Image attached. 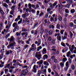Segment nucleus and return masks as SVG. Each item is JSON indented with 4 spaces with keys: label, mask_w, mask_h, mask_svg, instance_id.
<instances>
[{
    "label": "nucleus",
    "mask_w": 76,
    "mask_h": 76,
    "mask_svg": "<svg viewBox=\"0 0 76 76\" xmlns=\"http://www.w3.org/2000/svg\"><path fill=\"white\" fill-rule=\"evenodd\" d=\"M43 64L44 65H45L46 66H49V63L46 61H44L43 62Z\"/></svg>",
    "instance_id": "obj_13"
},
{
    "label": "nucleus",
    "mask_w": 76,
    "mask_h": 76,
    "mask_svg": "<svg viewBox=\"0 0 76 76\" xmlns=\"http://www.w3.org/2000/svg\"><path fill=\"white\" fill-rule=\"evenodd\" d=\"M22 32H26L27 29L24 27H23L22 28Z\"/></svg>",
    "instance_id": "obj_25"
},
{
    "label": "nucleus",
    "mask_w": 76,
    "mask_h": 76,
    "mask_svg": "<svg viewBox=\"0 0 76 76\" xmlns=\"http://www.w3.org/2000/svg\"><path fill=\"white\" fill-rule=\"evenodd\" d=\"M0 12L2 15H4L5 14L4 12H3V11L2 10V9L1 8V7L0 8Z\"/></svg>",
    "instance_id": "obj_22"
},
{
    "label": "nucleus",
    "mask_w": 76,
    "mask_h": 76,
    "mask_svg": "<svg viewBox=\"0 0 76 76\" xmlns=\"http://www.w3.org/2000/svg\"><path fill=\"white\" fill-rule=\"evenodd\" d=\"M37 49L36 46H35V44H33L31 45V47L29 50V52H31V51H35Z\"/></svg>",
    "instance_id": "obj_4"
},
{
    "label": "nucleus",
    "mask_w": 76,
    "mask_h": 76,
    "mask_svg": "<svg viewBox=\"0 0 76 76\" xmlns=\"http://www.w3.org/2000/svg\"><path fill=\"white\" fill-rule=\"evenodd\" d=\"M48 39L49 41H51L52 39V38H51V37H48Z\"/></svg>",
    "instance_id": "obj_48"
},
{
    "label": "nucleus",
    "mask_w": 76,
    "mask_h": 76,
    "mask_svg": "<svg viewBox=\"0 0 76 76\" xmlns=\"http://www.w3.org/2000/svg\"><path fill=\"white\" fill-rule=\"evenodd\" d=\"M32 61L33 64H34V63H35V62L37 61V60L35 58H34L33 59Z\"/></svg>",
    "instance_id": "obj_34"
},
{
    "label": "nucleus",
    "mask_w": 76,
    "mask_h": 76,
    "mask_svg": "<svg viewBox=\"0 0 76 76\" xmlns=\"http://www.w3.org/2000/svg\"><path fill=\"white\" fill-rule=\"evenodd\" d=\"M42 53L43 54H45L47 53V49L45 48L43 49L42 50Z\"/></svg>",
    "instance_id": "obj_8"
},
{
    "label": "nucleus",
    "mask_w": 76,
    "mask_h": 76,
    "mask_svg": "<svg viewBox=\"0 0 76 76\" xmlns=\"http://www.w3.org/2000/svg\"><path fill=\"white\" fill-rule=\"evenodd\" d=\"M57 38L59 41H61V36H58Z\"/></svg>",
    "instance_id": "obj_19"
},
{
    "label": "nucleus",
    "mask_w": 76,
    "mask_h": 76,
    "mask_svg": "<svg viewBox=\"0 0 76 76\" xmlns=\"http://www.w3.org/2000/svg\"><path fill=\"white\" fill-rule=\"evenodd\" d=\"M22 18H21L20 21H19L18 23V24H20V23H22Z\"/></svg>",
    "instance_id": "obj_50"
},
{
    "label": "nucleus",
    "mask_w": 76,
    "mask_h": 76,
    "mask_svg": "<svg viewBox=\"0 0 76 76\" xmlns=\"http://www.w3.org/2000/svg\"><path fill=\"white\" fill-rule=\"evenodd\" d=\"M50 21H51L52 22L53 21L54 22V18H53V17L50 18Z\"/></svg>",
    "instance_id": "obj_59"
},
{
    "label": "nucleus",
    "mask_w": 76,
    "mask_h": 76,
    "mask_svg": "<svg viewBox=\"0 0 76 76\" xmlns=\"http://www.w3.org/2000/svg\"><path fill=\"white\" fill-rule=\"evenodd\" d=\"M2 6H4V7H6L7 8V9L8 8V5L6 3H3L2 4Z\"/></svg>",
    "instance_id": "obj_9"
},
{
    "label": "nucleus",
    "mask_w": 76,
    "mask_h": 76,
    "mask_svg": "<svg viewBox=\"0 0 76 76\" xmlns=\"http://www.w3.org/2000/svg\"><path fill=\"white\" fill-rule=\"evenodd\" d=\"M9 50H7L6 51V55H8V54H9Z\"/></svg>",
    "instance_id": "obj_61"
},
{
    "label": "nucleus",
    "mask_w": 76,
    "mask_h": 76,
    "mask_svg": "<svg viewBox=\"0 0 76 76\" xmlns=\"http://www.w3.org/2000/svg\"><path fill=\"white\" fill-rule=\"evenodd\" d=\"M67 61V58H64L63 59V63H64L65 61Z\"/></svg>",
    "instance_id": "obj_47"
},
{
    "label": "nucleus",
    "mask_w": 76,
    "mask_h": 76,
    "mask_svg": "<svg viewBox=\"0 0 76 76\" xmlns=\"http://www.w3.org/2000/svg\"><path fill=\"white\" fill-rule=\"evenodd\" d=\"M43 15H44V13L43 12H41L39 14V16H40V17H42V16H43Z\"/></svg>",
    "instance_id": "obj_55"
},
{
    "label": "nucleus",
    "mask_w": 76,
    "mask_h": 76,
    "mask_svg": "<svg viewBox=\"0 0 76 76\" xmlns=\"http://www.w3.org/2000/svg\"><path fill=\"white\" fill-rule=\"evenodd\" d=\"M71 68L72 70H74L75 69V66L73 64L72 65Z\"/></svg>",
    "instance_id": "obj_26"
},
{
    "label": "nucleus",
    "mask_w": 76,
    "mask_h": 76,
    "mask_svg": "<svg viewBox=\"0 0 76 76\" xmlns=\"http://www.w3.org/2000/svg\"><path fill=\"white\" fill-rule=\"evenodd\" d=\"M71 55V52L70 51H69L66 53V56L67 57H69Z\"/></svg>",
    "instance_id": "obj_18"
},
{
    "label": "nucleus",
    "mask_w": 76,
    "mask_h": 76,
    "mask_svg": "<svg viewBox=\"0 0 76 76\" xmlns=\"http://www.w3.org/2000/svg\"><path fill=\"white\" fill-rule=\"evenodd\" d=\"M14 13L15 11L14 10H11L10 12V14L11 15H13V14H14Z\"/></svg>",
    "instance_id": "obj_28"
},
{
    "label": "nucleus",
    "mask_w": 76,
    "mask_h": 76,
    "mask_svg": "<svg viewBox=\"0 0 76 76\" xmlns=\"http://www.w3.org/2000/svg\"><path fill=\"white\" fill-rule=\"evenodd\" d=\"M12 26L13 28H16V27L18 26V24L16 23H14L12 25Z\"/></svg>",
    "instance_id": "obj_12"
},
{
    "label": "nucleus",
    "mask_w": 76,
    "mask_h": 76,
    "mask_svg": "<svg viewBox=\"0 0 76 76\" xmlns=\"http://www.w3.org/2000/svg\"><path fill=\"white\" fill-rule=\"evenodd\" d=\"M35 57L37 58L39 60L41 59V58L42 57V55H41V51H40L39 52H37L36 53Z\"/></svg>",
    "instance_id": "obj_2"
},
{
    "label": "nucleus",
    "mask_w": 76,
    "mask_h": 76,
    "mask_svg": "<svg viewBox=\"0 0 76 76\" xmlns=\"http://www.w3.org/2000/svg\"><path fill=\"white\" fill-rule=\"evenodd\" d=\"M37 34H38V30L37 29L35 30L34 32V35H37Z\"/></svg>",
    "instance_id": "obj_30"
},
{
    "label": "nucleus",
    "mask_w": 76,
    "mask_h": 76,
    "mask_svg": "<svg viewBox=\"0 0 76 76\" xmlns=\"http://www.w3.org/2000/svg\"><path fill=\"white\" fill-rule=\"evenodd\" d=\"M67 38V36H64L63 37V36L62 37V39L63 40H64V39H66Z\"/></svg>",
    "instance_id": "obj_33"
},
{
    "label": "nucleus",
    "mask_w": 76,
    "mask_h": 76,
    "mask_svg": "<svg viewBox=\"0 0 76 76\" xmlns=\"http://www.w3.org/2000/svg\"><path fill=\"white\" fill-rule=\"evenodd\" d=\"M43 63V60H41L40 61L37 62V64L39 65V67H41V65Z\"/></svg>",
    "instance_id": "obj_6"
},
{
    "label": "nucleus",
    "mask_w": 76,
    "mask_h": 76,
    "mask_svg": "<svg viewBox=\"0 0 76 76\" xmlns=\"http://www.w3.org/2000/svg\"><path fill=\"white\" fill-rule=\"evenodd\" d=\"M66 1L68 3H74L73 0H67Z\"/></svg>",
    "instance_id": "obj_15"
},
{
    "label": "nucleus",
    "mask_w": 76,
    "mask_h": 76,
    "mask_svg": "<svg viewBox=\"0 0 76 76\" xmlns=\"http://www.w3.org/2000/svg\"><path fill=\"white\" fill-rule=\"evenodd\" d=\"M70 4H68L65 5V7H66L67 8H69V7H70Z\"/></svg>",
    "instance_id": "obj_36"
},
{
    "label": "nucleus",
    "mask_w": 76,
    "mask_h": 76,
    "mask_svg": "<svg viewBox=\"0 0 76 76\" xmlns=\"http://www.w3.org/2000/svg\"><path fill=\"white\" fill-rule=\"evenodd\" d=\"M10 66V64H6L5 66V69H9V66Z\"/></svg>",
    "instance_id": "obj_16"
},
{
    "label": "nucleus",
    "mask_w": 76,
    "mask_h": 76,
    "mask_svg": "<svg viewBox=\"0 0 76 76\" xmlns=\"http://www.w3.org/2000/svg\"><path fill=\"white\" fill-rule=\"evenodd\" d=\"M53 33V31L52 30H50L49 31V34L50 35H52Z\"/></svg>",
    "instance_id": "obj_29"
},
{
    "label": "nucleus",
    "mask_w": 76,
    "mask_h": 76,
    "mask_svg": "<svg viewBox=\"0 0 76 76\" xmlns=\"http://www.w3.org/2000/svg\"><path fill=\"white\" fill-rule=\"evenodd\" d=\"M4 66V65L1 64H0V68H3Z\"/></svg>",
    "instance_id": "obj_52"
},
{
    "label": "nucleus",
    "mask_w": 76,
    "mask_h": 76,
    "mask_svg": "<svg viewBox=\"0 0 76 76\" xmlns=\"http://www.w3.org/2000/svg\"><path fill=\"white\" fill-rule=\"evenodd\" d=\"M53 7H49V8H48L47 9V11L48 12H50V11H51V9H53Z\"/></svg>",
    "instance_id": "obj_10"
},
{
    "label": "nucleus",
    "mask_w": 76,
    "mask_h": 76,
    "mask_svg": "<svg viewBox=\"0 0 76 76\" xmlns=\"http://www.w3.org/2000/svg\"><path fill=\"white\" fill-rule=\"evenodd\" d=\"M61 45L63 47H66V45H65V44L64 43H63V42H62L61 43Z\"/></svg>",
    "instance_id": "obj_40"
},
{
    "label": "nucleus",
    "mask_w": 76,
    "mask_h": 76,
    "mask_svg": "<svg viewBox=\"0 0 76 76\" xmlns=\"http://www.w3.org/2000/svg\"><path fill=\"white\" fill-rule=\"evenodd\" d=\"M3 29H4V26H3V24H0V31H1Z\"/></svg>",
    "instance_id": "obj_14"
},
{
    "label": "nucleus",
    "mask_w": 76,
    "mask_h": 76,
    "mask_svg": "<svg viewBox=\"0 0 76 76\" xmlns=\"http://www.w3.org/2000/svg\"><path fill=\"white\" fill-rule=\"evenodd\" d=\"M10 34H8L6 35V36H5V38L7 39V38H8V37H10Z\"/></svg>",
    "instance_id": "obj_51"
},
{
    "label": "nucleus",
    "mask_w": 76,
    "mask_h": 76,
    "mask_svg": "<svg viewBox=\"0 0 76 76\" xmlns=\"http://www.w3.org/2000/svg\"><path fill=\"white\" fill-rule=\"evenodd\" d=\"M38 44H37V46L38 47V46L40 45V44H41V39H39V40L38 42Z\"/></svg>",
    "instance_id": "obj_37"
},
{
    "label": "nucleus",
    "mask_w": 76,
    "mask_h": 76,
    "mask_svg": "<svg viewBox=\"0 0 76 76\" xmlns=\"http://www.w3.org/2000/svg\"><path fill=\"white\" fill-rule=\"evenodd\" d=\"M64 62H61L60 63V65L61 67H63V66H64Z\"/></svg>",
    "instance_id": "obj_23"
},
{
    "label": "nucleus",
    "mask_w": 76,
    "mask_h": 76,
    "mask_svg": "<svg viewBox=\"0 0 76 76\" xmlns=\"http://www.w3.org/2000/svg\"><path fill=\"white\" fill-rule=\"evenodd\" d=\"M48 58V55H45L43 56V59L45 60V59H47Z\"/></svg>",
    "instance_id": "obj_17"
},
{
    "label": "nucleus",
    "mask_w": 76,
    "mask_h": 76,
    "mask_svg": "<svg viewBox=\"0 0 76 76\" xmlns=\"http://www.w3.org/2000/svg\"><path fill=\"white\" fill-rule=\"evenodd\" d=\"M69 63L68 61H67L66 63V66L69 67Z\"/></svg>",
    "instance_id": "obj_56"
},
{
    "label": "nucleus",
    "mask_w": 76,
    "mask_h": 76,
    "mask_svg": "<svg viewBox=\"0 0 76 76\" xmlns=\"http://www.w3.org/2000/svg\"><path fill=\"white\" fill-rule=\"evenodd\" d=\"M69 26L70 27H72L73 26V23H69Z\"/></svg>",
    "instance_id": "obj_49"
},
{
    "label": "nucleus",
    "mask_w": 76,
    "mask_h": 76,
    "mask_svg": "<svg viewBox=\"0 0 76 76\" xmlns=\"http://www.w3.org/2000/svg\"><path fill=\"white\" fill-rule=\"evenodd\" d=\"M28 8H29V9H31L32 8V5H31V4L30 3L28 4Z\"/></svg>",
    "instance_id": "obj_32"
},
{
    "label": "nucleus",
    "mask_w": 76,
    "mask_h": 76,
    "mask_svg": "<svg viewBox=\"0 0 76 76\" xmlns=\"http://www.w3.org/2000/svg\"><path fill=\"white\" fill-rule=\"evenodd\" d=\"M70 12L72 13H74L75 12V10L72 9L70 10Z\"/></svg>",
    "instance_id": "obj_31"
},
{
    "label": "nucleus",
    "mask_w": 76,
    "mask_h": 76,
    "mask_svg": "<svg viewBox=\"0 0 76 76\" xmlns=\"http://www.w3.org/2000/svg\"><path fill=\"white\" fill-rule=\"evenodd\" d=\"M66 45H67L68 47H69V49L71 53H72L74 50V48L75 47V45H73L71 46V45H69V44L67 43H66Z\"/></svg>",
    "instance_id": "obj_3"
},
{
    "label": "nucleus",
    "mask_w": 76,
    "mask_h": 76,
    "mask_svg": "<svg viewBox=\"0 0 76 76\" xmlns=\"http://www.w3.org/2000/svg\"><path fill=\"white\" fill-rule=\"evenodd\" d=\"M25 70H23L22 71H21V74L23 75H24V76H25L26 75V74H25Z\"/></svg>",
    "instance_id": "obj_27"
},
{
    "label": "nucleus",
    "mask_w": 76,
    "mask_h": 76,
    "mask_svg": "<svg viewBox=\"0 0 76 76\" xmlns=\"http://www.w3.org/2000/svg\"><path fill=\"white\" fill-rule=\"evenodd\" d=\"M42 49V46H40L39 47H37V51H39V50H41Z\"/></svg>",
    "instance_id": "obj_24"
},
{
    "label": "nucleus",
    "mask_w": 76,
    "mask_h": 76,
    "mask_svg": "<svg viewBox=\"0 0 76 76\" xmlns=\"http://www.w3.org/2000/svg\"><path fill=\"white\" fill-rule=\"evenodd\" d=\"M53 61L54 63H56L57 62V60L55 58L54 60H53Z\"/></svg>",
    "instance_id": "obj_63"
},
{
    "label": "nucleus",
    "mask_w": 76,
    "mask_h": 76,
    "mask_svg": "<svg viewBox=\"0 0 76 76\" xmlns=\"http://www.w3.org/2000/svg\"><path fill=\"white\" fill-rule=\"evenodd\" d=\"M17 29H19V27L17 26V27H15L13 30V32H15L16 31Z\"/></svg>",
    "instance_id": "obj_21"
},
{
    "label": "nucleus",
    "mask_w": 76,
    "mask_h": 76,
    "mask_svg": "<svg viewBox=\"0 0 76 76\" xmlns=\"http://www.w3.org/2000/svg\"><path fill=\"white\" fill-rule=\"evenodd\" d=\"M37 69L36 68V65H34L33 68V69L32 70V72L34 73H37Z\"/></svg>",
    "instance_id": "obj_5"
},
{
    "label": "nucleus",
    "mask_w": 76,
    "mask_h": 76,
    "mask_svg": "<svg viewBox=\"0 0 76 76\" xmlns=\"http://www.w3.org/2000/svg\"><path fill=\"white\" fill-rule=\"evenodd\" d=\"M65 11L66 13H69V11L68 9H66Z\"/></svg>",
    "instance_id": "obj_42"
},
{
    "label": "nucleus",
    "mask_w": 76,
    "mask_h": 76,
    "mask_svg": "<svg viewBox=\"0 0 76 76\" xmlns=\"http://www.w3.org/2000/svg\"><path fill=\"white\" fill-rule=\"evenodd\" d=\"M26 15L25 14H23L22 15V18H24V19L25 18V17H26Z\"/></svg>",
    "instance_id": "obj_57"
},
{
    "label": "nucleus",
    "mask_w": 76,
    "mask_h": 76,
    "mask_svg": "<svg viewBox=\"0 0 76 76\" xmlns=\"http://www.w3.org/2000/svg\"><path fill=\"white\" fill-rule=\"evenodd\" d=\"M29 46L28 45H24V48L25 49H26V48H28V47H29Z\"/></svg>",
    "instance_id": "obj_39"
},
{
    "label": "nucleus",
    "mask_w": 76,
    "mask_h": 76,
    "mask_svg": "<svg viewBox=\"0 0 76 76\" xmlns=\"http://www.w3.org/2000/svg\"><path fill=\"white\" fill-rule=\"evenodd\" d=\"M52 48L51 49L52 51H56V46H53L52 47Z\"/></svg>",
    "instance_id": "obj_11"
},
{
    "label": "nucleus",
    "mask_w": 76,
    "mask_h": 76,
    "mask_svg": "<svg viewBox=\"0 0 76 76\" xmlns=\"http://www.w3.org/2000/svg\"><path fill=\"white\" fill-rule=\"evenodd\" d=\"M10 24H8L6 26V28L7 29V28H8L10 27Z\"/></svg>",
    "instance_id": "obj_58"
},
{
    "label": "nucleus",
    "mask_w": 76,
    "mask_h": 76,
    "mask_svg": "<svg viewBox=\"0 0 76 76\" xmlns=\"http://www.w3.org/2000/svg\"><path fill=\"white\" fill-rule=\"evenodd\" d=\"M55 58L56 57H55V56H53L51 57V59L54 60V59H56Z\"/></svg>",
    "instance_id": "obj_64"
},
{
    "label": "nucleus",
    "mask_w": 76,
    "mask_h": 76,
    "mask_svg": "<svg viewBox=\"0 0 76 76\" xmlns=\"http://www.w3.org/2000/svg\"><path fill=\"white\" fill-rule=\"evenodd\" d=\"M57 1H56L53 4V6L55 7V6L57 5Z\"/></svg>",
    "instance_id": "obj_46"
},
{
    "label": "nucleus",
    "mask_w": 76,
    "mask_h": 76,
    "mask_svg": "<svg viewBox=\"0 0 76 76\" xmlns=\"http://www.w3.org/2000/svg\"><path fill=\"white\" fill-rule=\"evenodd\" d=\"M54 72L55 73L56 75V76H60V75H59V74H58V73H57V72L55 71H54Z\"/></svg>",
    "instance_id": "obj_44"
},
{
    "label": "nucleus",
    "mask_w": 76,
    "mask_h": 76,
    "mask_svg": "<svg viewBox=\"0 0 76 76\" xmlns=\"http://www.w3.org/2000/svg\"><path fill=\"white\" fill-rule=\"evenodd\" d=\"M28 67V66L27 65H25L24 66H22V69H23V68H26Z\"/></svg>",
    "instance_id": "obj_60"
},
{
    "label": "nucleus",
    "mask_w": 76,
    "mask_h": 76,
    "mask_svg": "<svg viewBox=\"0 0 76 76\" xmlns=\"http://www.w3.org/2000/svg\"><path fill=\"white\" fill-rule=\"evenodd\" d=\"M48 71L49 73H51V69L50 68H48Z\"/></svg>",
    "instance_id": "obj_62"
},
{
    "label": "nucleus",
    "mask_w": 76,
    "mask_h": 76,
    "mask_svg": "<svg viewBox=\"0 0 76 76\" xmlns=\"http://www.w3.org/2000/svg\"><path fill=\"white\" fill-rule=\"evenodd\" d=\"M8 71H9V70L7 69H6L4 70V72L5 74H7L8 72Z\"/></svg>",
    "instance_id": "obj_43"
},
{
    "label": "nucleus",
    "mask_w": 76,
    "mask_h": 76,
    "mask_svg": "<svg viewBox=\"0 0 76 76\" xmlns=\"http://www.w3.org/2000/svg\"><path fill=\"white\" fill-rule=\"evenodd\" d=\"M15 7L16 5H14L12 6V7H11V9L12 10H15Z\"/></svg>",
    "instance_id": "obj_20"
},
{
    "label": "nucleus",
    "mask_w": 76,
    "mask_h": 76,
    "mask_svg": "<svg viewBox=\"0 0 76 76\" xmlns=\"http://www.w3.org/2000/svg\"><path fill=\"white\" fill-rule=\"evenodd\" d=\"M52 41V44H55V42H56V39H53Z\"/></svg>",
    "instance_id": "obj_45"
},
{
    "label": "nucleus",
    "mask_w": 76,
    "mask_h": 76,
    "mask_svg": "<svg viewBox=\"0 0 76 76\" xmlns=\"http://www.w3.org/2000/svg\"><path fill=\"white\" fill-rule=\"evenodd\" d=\"M58 19L60 21L62 20V17L60 15H58Z\"/></svg>",
    "instance_id": "obj_35"
},
{
    "label": "nucleus",
    "mask_w": 76,
    "mask_h": 76,
    "mask_svg": "<svg viewBox=\"0 0 76 76\" xmlns=\"http://www.w3.org/2000/svg\"><path fill=\"white\" fill-rule=\"evenodd\" d=\"M60 25L59 24H57L56 25V28L57 29H60Z\"/></svg>",
    "instance_id": "obj_54"
},
{
    "label": "nucleus",
    "mask_w": 76,
    "mask_h": 76,
    "mask_svg": "<svg viewBox=\"0 0 76 76\" xmlns=\"http://www.w3.org/2000/svg\"><path fill=\"white\" fill-rule=\"evenodd\" d=\"M64 32V30H61L60 31V33L62 35H63Z\"/></svg>",
    "instance_id": "obj_38"
},
{
    "label": "nucleus",
    "mask_w": 76,
    "mask_h": 76,
    "mask_svg": "<svg viewBox=\"0 0 76 76\" xmlns=\"http://www.w3.org/2000/svg\"><path fill=\"white\" fill-rule=\"evenodd\" d=\"M58 6H59V13H61L62 10V8L63 7V6L62 5H60V4H59Z\"/></svg>",
    "instance_id": "obj_7"
},
{
    "label": "nucleus",
    "mask_w": 76,
    "mask_h": 76,
    "mask_svg": "<svg viewBox=\"0 0 76 76\" xmlns=\"http://www.w3.org/2000/svg\"><path fill=\"white\" fill-rule=\"evenodd\" d=\"M7 41H10L9 44H10V45H8L7 46L8 48H10V47H12L16 44V42H15V38L13 36H11L10 38H8L7 39Z\"/></svg>",
    "instance_id": "obj_1"
},
{
    "label": "nucleus",
    "mask_w": 76,
    "mask_h": 76,
    "mask_svg": "<svg viewBox=\"0 0 76 76\" xmlns=\"http://www.w3.org/2000/svg\"><path fill=\"white\" fill-rule=\"evenodd\" d=\"M68 60L69 63L71 64V63H72V59H71V58H69L68 59Z\"/></svg>",
    "instance_id": "obj_41"
},
{
    "label": "nucleus",
    "mask_w": 76,
    "mask_h": 76,
    "mask_svg": "<svg viewBox=\"0 0 76 76\" xmlns=\"http://www.w3.org/2000/svg\"><path fill=\"white\" fill-rule=\"evenodd\" d=\"M40 70H39L38 71V74L37 75V76H40Z\"/></svg>",
    "instance_id": "obj_53"
}]
</instances>
